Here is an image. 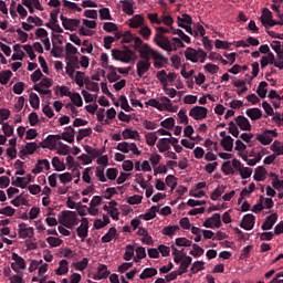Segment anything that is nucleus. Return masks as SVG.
I'll return each mask as SVG.
<instances>
[{
	"label": "nucleus",
	"instance_id": "64",
	"mask_svg": "<svg viewBox=\"0 0 283 283\" xmlns=\"http://www.w3.org/2000/svg\"><path fill=\"white\" fill-rule=\"evenodd\" d=\"M127 202L128 205H140V202H143V197L139 195H134L128 197Z\"/></svg>",
	"mask_w": 283,
	"mask_h": 283
},
{
	"label": "nucleus",
	"instance_id": "2",
	"mask_svg": "<svg viewBox=\"0 0 283 283\" xmlns=\"http://www.w3.org/2000/svg\"><path fill=\"white\" fill-rule=\"evenodd\" d=\"M59 222L66 229H74L78 224V218L75 211L63 210L59 214Z\"/></svg>",
	"mask_w": 283,
	"mask_h": 283
},
{
	"label": "nucleus",
	"instance_id": "45",
	"mask_svg": "<svg viewBox=\"0 0 283 283\" xmlns=\"http://www.w3.org/2000/svg\"><path fill=\"white\" fill-rule=\"evenodd\" d=\"M157 133H147L145 135L146 143L149 147H154L156 145V140H158V136L156 135Z\"/></svg>",
	"mask_w": 283,
	"mask_h": 283
},
{
	"label": "nucleus",
	"instance_id": "6",
	"mask_svg": "<svg viewBox=\"0 0 283 283\" xmlns=\"http://www.w3.org/2000/svg\"><path fill=\"white\" fill-rule=\"evenodd\" d=\"M203 227H206V229H213V227L220 229V227H222V217L220 213L212 214V217L206 219Z\"/></svg>",
	"mask_w": 283,
	"mask_h": 283
},
{
	"label": "nucleus",
	"instance_id": "55",
	"mask_svg": "<svg viewBox=\"0 0 283 283\" xmlns=\"http://www.w3.org/2000/svg\"><path fill=\"white\" fill-rule=\"evenodd\" d=\"M11 185L13 187H20V189H25V187H28V182H25V177H17L15 181H12Z\"/></svg>",
	"mask_w": 283,
	"mask_h": 283
},
{
	"label": "nucleus",
	"instance_id": "24",
	"mask_svg": "<svg viewBox=\"0 0 283 283\" xmlns=\"http://www.w3.org/2000/svg\"><path fill=\"white\" fill-rule=\"evenodd\" d=\"M109 275V270H107V265L101 264L97 268V275L94 276V280H106Z\"/></svg>",
	"mask_w": 283,
	"mask_h": 283
},
{
	"label": "nucleus",
	"instance_id": "9",
	"mask_svg": "<svg viewBox=\"0 0 283 283\" xmlns=\"http://www.w3.org/2000/svg\"><path fill=\"white\" fill-rule=\"evenodd\" d=\"M60 19L64 30H70L71 32L74 30V28H78V25H81V20L78 19H70L64 15H60Z\"/></svg>",
	"mask_w": 283,
	"mask_h": 283
},
{
	"label": "nucleus",
	"instance_id": "48",
	"mask_svg": "<svg viewBox=\"0 0 283 283\" xmlns=\"http://www.w3.org/2000/svg\"><path fill=\"white\" fill-rule=\"evenodd\" d=\"M192 249L193 250L190 251V255L193 258H200V255H205V249H202L200 245L193 243Z\"/></svg>",
	"mask_w": 283,
	"mask_h": 283
},
{
	"label": "nucleus",
	"instance_id": "21",
	"mask_svg": "<svg viewBox=\"0 0 283 283\" xmlns=\"http://www.w3.org/2000/svg\"><path fill=\"white\" fill-rule=\"evenodd\" d=\"M177 23L179 28H185L187 25H191V23H193V19L191 15L184 13L181 17H177Z\"/></svg>",
	"mask_w": 283,
	"mask_h": 283
},
{
	"label": "nucleus",
	"instance_id": "47",
	"mask_svg": "<svg viewBox=\"0 0 283 283\" xmlns=\"http://www.w3.org/2000/svg\"><path fill=\"white\" fill-rule=\"evenodd\" d=\"M71 101L75 107H83V97L78 93H72Z\"/></svg>",
	"mask_w": 283,
	"mask_h": 283
},
{
	"label": "nucleus",
	"instance_id": "57",
	"mask_svg": "<svg viewBox=\"0 0 283 283\" xmlns=\"http://www.w3.org/2000/svg\"><path fill=\"white\" fill-rule=\"evenodd\" d=\"M239 172H240L242 180H247V178H251V176L253 174V169H251L249 167H243L239 170Z\"/></svg>",
	"mask_w": 283,
	"mask_h": 283
},
{
	"label": "nucleus",
	"instance_id": "40",
	"mask_svg": "<svg viewBox=\"0 0 283 283\" xmlns=\"http://www.w3.org/2000/svg\"><path fill=\"white\" fill-rule=\"evenodd\" d=\"M29 101L33 109H39V105H41V99L39 98V95H36V93H31L29 95Z\"/></svg>",
	"mask_w": 283,
	"mask_h": 283
},
{
	"label": "nucleus",
	"instance_id": "1",
	"mask_svg": "<svg viewBox=\"0 0 283 283\" xmlns=\"http://www.w3.org/2000/svg\"><path fill=\"white\" fill-rule=\"evenodd\" d=\"M157 32L154 38V43L158 45V48H161V50H165L166 52H174L176 51V48L171 44V41L169 38L165 36L164 34H170L171 28L167 29L165 27H157Z\"/></svg>",
	"mask_w": 283,
	"mask_h": 283
},
{
	"label": "nucleus",
	"instance_id": "29",
	"mask_svg": "<svg viewBox=\"0 0 283 283\" xmlns=\"http://www.w3.org/2000/svg\"><path fill=\"white\" fill-rule=\"evenodd\" d=\"M69 264L70 262H67V260L65 259L61 260L59 269L55 270V274L65 275L70 271Z\"/></svg>",
	"mask_w": 283,
	"mask_h": 283
},
{
	"label": "nucleus",
	"instance_id": "63",
	"mask_svg": "<svg viewBox=\"0 0 283 283\" xmlns=\"http://www.w3.org/2000/svg\"><path fill=\"white\" fill-rule=\"evenodd\" d=\"M199 271H205V262L203 261H196L191 266L192 273H199Z\"/></svg>",
	"mask_w": 283,
	"mask_h": 283
},
{
	"label": "nucleus",
	"instance_id": "37",
	"mask_svg": "<svg viewBox=\"0 0 283 283\" xmlns=\"http://www.w3.org/2000/svg\"><path fill=\"white\" fill-rule=\"evenodd\" d=\"M160 211V206H153L148 212L144 214V220H154L156 218V213Z\"/></svg>",
	"mask_w": 283,
	"mask_h": 283
},
{
	"label": "nucleus",
	"instance_id": "60",
	"mask_svg": "<svg viewBox=\"0 0 283 283\" xmlns=\"http://www.w3.org/2000/svg\"><path fill=\"white\" fill-rule=\"evenodd\" d=\"M134 245L128 244L126 245V251L124 253V260H126L127 262H129V260H132V258H134Z\"/></svg>",
	"mask_w": 283,
	"mask_h": 283
},
{
	"label": "nucleus",
	"instance_id": "31",
	"mask_svg": "<svg viewBox=\"0 0 283 283\" xmlns=\"http://www.w3.org/2000/svg\"><path fill=\"white\" fill-rule=\"evenodd\" d=\"M179 226H167L161 230L163 235H167L168 238H172V235H176V231H179Z\"/></svg>",
	"mask_w": 283,
	"mask_h": 283
},
{
	"label": "nucleus",
	"instance_id": "51",
	"mask_svg": "<svg viewBox=\"0 0 283 283\" xmlns=\"http://www.w3.org/2000/svg\"><path fill=\"white\" fill-rule=\"evenodd\" d=\"M136 258L135 262H140V260H145L147 258V251L143 247H138L136 250Z\"/></svg>",
	"mask_w": 283,
	"mask_h": 283
},
{
	"label": "nucleus",
	"instance_id": "56",
	"mask_svg": "<svg viewBox=\"0 0 283 283\" xmlns=\"http://www.w3.org/2000/svg\"><path fill=\"white\" fill-rule=\"evenodd\" d=\"M119 102L120 108L124 109V112H132V106H129V102H127V97L125 95H120Z\"/></svg>",
	"mask_w": 283,
	"mask_h": 283
},
{
	"label": "nucleus",
	"instance_id": "18",
	"mask_svg": "<svg viewBox=\"0 0 283 283\" xmlns=\"http://www.w3.org/2000/svg\"><path fill=\"white\" fill-rule=\"evenodd\" d=\"M155 275H158L156 268H146L139 274V280H150V277H155Z\"/></svg>",
	"mask_w": 283,
	"mask_h": 283
},
{
	"label": "nucleus",
	"instance_id": "61",
	"mask_svg": "<svg viewBox=\"0 0 283 283\" xmlns=\"http://www.w3.org/2000/svg\"><path fill=\"white\" fill-rule=\"evenodd\" d=\"M157 78L160 82V84L163 85V87H165L167 85V71L161 70L159 72H157Z\"/></svg>",
	"mask_w": 283,
	"mask_h": 283
},
{
	"label": "nucleus",
	"instance_id": "49",
	"mask_svg": "<svg viewBox=\"0 0 283 283\" xmlns=\"http://www.w3.org/2000/svg\"><path fill=\"white\" fill-rule=\"evenodd\" d=\"M174 125H176V119H174V117H168L160 122V127H164L165 129H172Z\"/></svg>",
	"mask_w": 283,
	"mask_h": 283
},
{
	"label": "nucleus",
	"instance_id": "13",
	"mask_svg": "<svg viewBox=\"0 0 283 283\" xmlns=\"http://www.w3.org/2000/svg\"><path fill=\"white\" fill-rule=\"evenodd\" d=\"M78 238H82V240H85L87 238V234L90 233V221L87 218H82L81 226L76 229Z\"/></svg>",
	"mask_w": 283,
	"mask_h": 283
},
{
	"label": "nucleus",
	"instance_id": "27",
	"mask_svg": "<svg viewBox=\"0 0 283 283\" xmlns=\"http://www.w3.org/2000/svg\"><path fill=\"white\" fill-rule=\"evenodd\" d=\"M74 134H76V130L72 128V126H69L67 130L60 136L62 140H65L66 143H74Z\"/></svg>",
	"mask_w": 283,
	"mask_h": 283
},
{
	"label": "nucleus",
	"instance_id": "11",
	"mask_svg": "<svg viewBox=\"0 0 283 283\" xmlns=\"http://www.w3.org/2000/svg\"><path fill=\"white\" fill-rule=\"evenodd\" d=\"M136 67H137V76H139V78H143L146 72H149V69L151 67V63L149 62V60H139L136 64Z\"/></svg>",
	"mask_w": 283,
	"mask_h": 283
},
{
	"label": "nucleus",
	"instance_id": "53",
	"mask_svg": "<svg viewBox=\"0 0 283 283\" xmlns=\"http://www.w3.org/2000/svg\"><path fill=\"white\" fill-rule=\"evenodd\" d=\"M57 178L60 179V182L62 185H67V182H72V180H73L72 174H70V172L60 174V175H57Z\"/></svg>",
	"mask_w": 283,
	"mask_h": 283
},
{
	"label": "nucleus",
	"instance_id": "23",
	"mask_svg": "<svg viewBox=\"0 0 283 283\" xmlns=\"http://www.w3.org/2000/svg\"><path fill=\"white\" fill-rule=\"evenodd\" d=\"M122 10L125 12V14L132 17V14H134V0H123Z\"/></svg>",
	"mask_w": 283,
	"mask_h": 283
},
{
	"label": "nucleus",
	"instance_id": "33",
	"mask_svg": "<svg viewBox=\"0 0 283 283\" xmlns=\"http://www.w3.org/2000/svg\"><path fill=\"white\" fill-rule=\"evenodd\" d=\"M10 78H12V71L6 70L0 72V85H8Z\"/></svg>",
	"mask_w": 283,
	"mask_h": 283
},
{
	"label": "nucleus",
	"instance_id": "39",
	"mask_svg": "<svg viewBox=\"0 0 283 283\" xmlns=\"http://www.w3.org/2000/svg\"><path fill=\"white\" fill-rule=\"evenodd\" d=\"M159 101H160L161 107H164V109H165L166 112H174V111L171 109V107H172L174 104L171 103V99H169V97L163 96V97L159 98Z\"/></svg>",
	"mask_w": 283,
	"mask_h": 283
},
{
	"label": "nucleus",
	"instance_id": "30",
	"mask_svg": "<svg viewBox=\"0 0 283 283\" xmlns=\"http://www.w3.org/2000/svg\"><path fill=\"white\" fill-rule=\"evenodd\" d=\"M221 147L224 151H233V139L231 136H227L221 139Z\"/></svg>",
	"mask_w": 283,
	"mask_h": 283
},
{
	"label": "nucleus",
	"instance_id": "5",
	"mask_svg": "<svg viewBox=\"0 0 283 283\" xmlns=\"http://www.w3.org/2000/svg\"><path fill=\"white\" fill-rule=\"evenodd\" d=\"M207 114H209V109L205 106H193L189 112V116L193 118V120H203Z\"/></svg>",
	"mask_w": 283,
	"mask_h": 283
},
{
	"label": "nucleus",
	"instance_id": "38",
	"mask_svg": "<svg viewBox=\"0 0 283 283\" xmlns=\"http://www.w3.org/2000/svg\"><path fill=\"white\" fill-rule=\"evenodd\" d=\"M178 178H176V176L174 175H168L166 177V185L167 187H170V191L174 192V190L176 189V187H178Z\"/></svg>",
	"mask_w": 283,
	"mask_h": 283
},
{
	"label": "nucleus",
	"instance_id": "10",
	"mask_svg": "<svg viewBox=\"0 0 283 283\" xmlns=\"http://www.w3.org/2000/svg\"><path fill=\"white\" fill-rule=\"evenodd\" d=\"M240 227L245 231H251L253 227H255V216H253L252 213L245 214L242 219Z\"/></svg>",
	"mask_w": 283,
	"mask_h": 283
},
{
	"label": "nucleus",
	"instance_id": "42",
	"mask_svg": "<svg viewBox=\"0 0 283 283\" xmlns=\"http://www.w3.org/2000/svg\"><path fill=\"white\" fill-rule=\"evenodd\" d=\"M231 45H233V43L231 42H227L222 40L214 41V48H217V50H231Z\"/></svg>",
	"mask_w": 283,
	"mask_h": 283
},
{
	"label": "nucleus",
	"instance_id": "8",
	"mask_svg": "<svg viewBox=\"0 0 283 283\" xmlns=\"http://www.w3.org/2000/svg\"><path fill=\"white\" fill-rule=\"evenodd\" d=\"M18 230V235L21 238V240H25V238H34V228L29 227L25 223H20Z\"/></svg>",
	"mask_w": 283,
	"mask_h": 283
},
{
	"label": "nucleus",
	"instance_id": "7",
	"mask_svg": "<svg viewBox=\"0 0 283 283\" xmlns=\"http://www.w3.org/2000/svg\"><path fill=\"white\" fill-rule=\"evenodd\" d=\"M56 140H61V135H49L43 143H40L42 149H55Z\"/></svg>",
	"mask_w": 283,
	"mask_h": 283
},
{
	"label": "nucleus",
	"instance_id": "22",
	"mask_svg": "<svg viewBox=\"0 0 283 283\" xmlns=\"http://www.w3.org/2000/svg\"><path fill=\"white\" fill-rule=\"evenodd\" d=\"M245 114L251 120H260V118H262V111L258 107L248 108Z\"/></svg>",
	"mask_w": 283,
	"mask_h": 283
},
{
	"label": "nucleus",
	"instance_id": "32",
	"mask_svg": "<svg viewBox=\"0 0 283 283\" xmlns=\"http://www.w3.org/2000/svg\"><path fill=\"white\" fill-rule=\"evenodd\" d=\"M122 136L124 138V140H136V137L139 136L138 130H132V128H126L123 130Z\"/></svg>",
	"mask_w": 283,
	"mask_h": 283
},
{
	"label": "nucleus",
	"instance_id": "62",
	"mask_svg": "<svg viewBox=\"0 0 283 283\" xmlns=\"http://www.w3.org/2000/svg\"><path fill=\"white\" fill-rule=\"evenodd\" d=\"M160 24L167 25L168 28H174V18L171 15H161L160 17Z\"/></svg>",
	"mask_w": 283,
	"mask_h": 283
},
{
	"label": "nucleus",
	"instance_id": "34",
	"mask_svg": "<svg viewBox=\"0 0 283 283\" xmlns=\"http://www.w3.org/2000/svg\"><path fill=\"white\" fill-rule=\"evenodd\" d=\"M226 190H227V186L219 185L214 189V191L210 195L211 200H213V201L218 200V198H220L222 196V193H224Z\"/></svg>",
	"mask_w": 283,
	"mask_h": 283
},
{
	"label": "nucleus",
	"instance_id": "46",
	"mask_svg": "<svg viewBox=\"0 0 283 283\" xmlns=\"http://www.w3.org/2000/svg\"><path fill=\"white\" fill-rule=\"evenodd\" d=\"M52 166L54 167L55 171H65V164L61 163L59 157H53Z\"/></svg>",
	"mask_w": 283,
	"mask_h": 283
},
{
	"label": "nucleus",
	"instance_id": "58",
	"mask_svg": "<svg viewBox=\"0 0 283 283\" xmlns=\"http://www.w3.org/2000/svg\"><path fill=\"white\" fill-rule=\"evenodd\" d=\"M175 244L176 247H191L192 242L187 238H177Z\"/></svg>",
	"mask_w": 283,
	"mask_h": 283
},
{
	"label": "nucleus",
	"instance_id": "35",
	"mask_svg": "<svg viewBox=\"0 0 283 283\" xmlns=\"http://www.w3.org/2000/svg\"><path fill=\"white\" fill-rule=\"evenodd\" d=\"M221 171L224 174V176L235 175V169L231 165V161H224L222 165Z\"/></svg>",
	"mask_w": 283,
	"mask_h": 283
},
{
	"label": "nucleus",
	"instance_id": "59",
	"mask_svg": "<svg viewBox=\"0 0 283 283\" xmlns=\"http://www.w3.org/2000/svg\"><path fill=\"white\" fill-rule=\"evenodd\" d=\"M66 59L69 60V62H67L69 66L75 67L76 70H78L81 67L78 56L71 55V56H67Z\"/></svg>",
	"mask_w": 283,
	"mask_h": 283
},
{
	"label": "nucleus",
	"instance_id": "52",
	"mask_svg": "<svg viewBox=\"0 0 283 283\" xmlns=\"http://www.w3.org/2000/svg\"><path fill=\"white\" fill-rule=\"evenodd\" d=\"M271 48L274 50V52L277 54L279 59L282 57V42L280 41H272L271 42Z\"/></svg>",
	"mask_w": 283,
	"mask_h": 283
},
{
	"label": "nucleus",
	"instance_id": "44",
	"mask_svg": "<svg viewBox=\"0 0 283 283\" xmlns=\"http://www.w3.org/2000/svg\"><path fill=\"white\" fill-rule=\"evenodd\" d=\"M138 33L140 34V36H143V39L149 41V38L151 36V28L144 24L143 27H140Z\"/></svg>",
	"mask_w": 283,
	"mask_h": 283
},
{
	"label": "nucleus",
	"instance_id": "50",
	"mask_svg": "<svg viewBox=\"0 0 283 283\" xmlns=\"http://www.w3.org/2000/svg\"><path fill=\"white\" fill-rule=\"evenodd\" d=\"M99 19L101 21H112V13H109L108 8L99 9Z\"/></svg>",
	"mask_w": 283,
	"mask_h": 283
},
{
	"label": "nucleus",
	"instance_id": "28",
	"mask_svg": "<svg viewBox=\"0 0 283 283\" xmlns=\"http://www.w3.org/2000/svg\"><path fill=\"white\" fill-rule=\"evenodd\" d=\"M256 140L261 143V145H271L273 143V136L269 135L266 130L263 134H256Z\"/></svg>",
	"mask_w": 283,
	"mask_h": 283
},
{
	"label": "nucleus",
	"instance_id": "25",
	"mask_svg": "<svg viewBox=\"0 0 283 283\" xmlns=\"http://www.w3.org/2000/svg\"><path fill=\"white\" fill-rule=\"evenodd\" d=\"M266 176V168L264 166H259L255 168L253 179L256 180V182H262L265 179Z\"/></svg>",
	"mask_w": 283,
	"mask_h": 283
},
{
	"label": "nucleus",
	"instance_id": "4",
	"mask_svg": "<svg viewBox=\"0 0 283 283\" xmlns=\"http://www.w3.org/2000/svg\"><path fill=\"white\" fill-rule=\"evenodd\" d=\"M135 50H138L140 54V59H144V61H149V55H151V52L154 49L149 46V44L144 43L140 38H135Z\"/></svg>",
	"mask_w": 283,
	"mask_h": 283
},
{
	"label": "nucleus",
	"instance_id": "16",
	"mask_svg": "<svg viewBox=\"0 0 283 283\" xmlns=\"http://www.w3.org/2000/svg\"><path fill=\"white\" fill-rule=\"evenodd\" d=\"M145 25V18L140 14H135L129 19V28L134 30H138V28H143Z\"/></svg>",
	"mask_w": 283,
	"mask_h": 283
},
{
	"label": "nucleus",
	"instance_id": "15",
	"mask_svg": "<svg viewBox=\"0 0 283 283\" xmlns=\"http://www.w3.org/2000/svg\"><path fill=\"white\" fill-rule=\"evenodd\" d=\"M234 122L237 123L238 127L242 129V132H251V122H249V118L239 115Z\"/></svg>",
	"mask_w": 283,
	"mask_h": 283
},
{
	"label": "nucleus",
	"instance_id": "36",
	"mask_svg": "<svg viewBox=\"0 0 283 283\" xmlns=\"http://www.w3.org/2000/svg\"><path fill=\"white\" fill-rule=\"evenodd\" d=\"M262 12H263V14L261 17V23H262V25H264V28H266V22H269L273 19V12H271V10H269V8H264Z\"/></svg>",
	"mask_w": 283,
	"mask_h": 283
},
{
	"label": "nucleus",
	"instance_id": "20",
	"mask_svg": "<svg viewBox=\"0 0 283 283\" xmlns=\"http://www.w3.org/2000/svg\"><path fill=\"white\" fill-rule=\"evenodd\" d=\"M135 54L129 48L124 46V51H122V57H119L120 63H132V59H134Z\"/></svg>",
	"mask_w": 283,
	"mask_h": 283
},
{
	"label": "nucleus",
	"instance_id": "43",
	"mask_svg": "<svg viewBox=\"0 0 283 283\" xmlns=\"http://www.w3.org/2000/svg\"><path fill=\"white\" fill-rule=\"evenodd\" d=\"M271 151H274L276 156H283V146L282 143L275 140L271 147H270Z\"/></svg>",
	"mask_w": 283,
	"mask_h": 283
},
{
	"label": "nucleus",
	"instance_id": "3",
	"mask_svg": "<svg viewBox=\"0 0 283 283\" xmlns=\"http://www.w3.org/2000/svg\"><path fill=\"white\" fill-rule=\"evenodd\" d=\"M186 61H190L191 63H205L207 61V52L205 50L199 49L196 50L191 46H188L185 51Z\"/></svg>",
	"mask_w": 283,
	"mask_h": 283
},
{
	"label": "nucleus",
	"instance_id": "17",
	"mask_svg": "<svg viewBox=\"0 0 283 283\" xmlns=\"http://www.w3.org/2000/svg\"><path fill=\"white\" fill-rule=\"evenodd\" d=\"M118 240V232L116 231V228H109L108 232L102 237L103 244H107L108 242L113 240Z\"/></svg>",
	"mask_w": 283,
	"mask_h": 283
},
{
	"label": "nucleus",
	"instance_id": "14",
	"mask_svg": "<svg viewBox=\"0 0 283 283\" xmlns=\"http://www.w3.org/2000/svg\"><path fill=\"white\" fill-rule=\"evenodd\" d=\"M275 222H277V213L274 212L265 218V221L261 226L262 231H271Z\"/></svg>",
	"mask_w": 283,
	"mask_h": 283
},
{
	"label": "nucleus",
	"instance_id": "54",
	"mask_svg": "<svg viewBox=\"0 0 283 283\" xmlns=\"http://www.w3.org/2000/svg\"><path fill=\"white\" fill-rule=\"evenodd\" d=\"M111 72L107 74L106 78L108 83H116V81H120V75L116 73V70H109Z\"/></svg>",
	"mask_w": 283,
	"mask_h": 283
},
{
	"label": "nucleus",
	"instance_id": "41",
	"mask_svg": "<svg viewBox=\"0 0 283 283\" xmlns=\"http://www.w3.org/2000/svg\"><path fill=\"white\" fill-rule=\"evenodd\" d=\"M101 61L102 67H104V70H116V66L109 65V56L107 55V53H102Z\"/></svg>",
	"mask_w": 283,
	"mask_h": 283
},
{
	"label": "nucleus",
	"instance_id": "26",
	"mask_svg": "<svg viewBox=\"0 0 283 283\" xmlns=\"http://www.w3.org/2000/svg\"><path fill=\"white\" fill-rule=\"evenodd\" d=\"M192 259L191 256H185L179 265V270L177 271L178 275H182L187 273V269L191 265Z\"/></svg>",
	"mask_w": 283,
	"mask_h": 283
},
{
	"label": "nucleus",
	"instance_id": "19",
	"mask_svg": "<svg viewBox=\"0 0 283 283\" xmlns=\"http://www.w3.org/2000/svg\"><path fill=\"white\" fill-rule=\"evenodd\" d=\"M171 138H160L157 143V148L159 149L160 154H165V151H169L171 149L170 146Z\"/></svg>",
	"mask_w": 283,
	"mask_h": 283
},
{
	"label": "nucleus",
	"instance_id": "12",
	"mask_svg": "<svg viewBox=\"0 0 283 283\" xmlns=\"http://www.w3.org/2000/svg\"><path fill=\"white\" fill-rule=\"evenodd\" d=\"M12 260H14L13 263H11V269L14 271V273H19V271L25 269V260L19 256L17 253H12Z\"/></svg>",
	"mask_w": 283,
	"mask_h": 283
}]
</instances>
